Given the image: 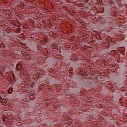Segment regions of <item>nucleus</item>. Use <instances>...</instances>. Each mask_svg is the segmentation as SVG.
<instances>
[{"label":"nucleus","instance_id":"nucleus-1","mask_svg":"<svg viewBox=\"0 0 127 127\" xmlns=\"http://www.w3.org/2000/svg\"><path fill=\"white\" fill-rule=\"evenodd\" d=\"M13 91V88L12 87H10L9 88V90H8L7 93L8 94H12Z\"/></svg>","mask_w":127,"mask_h":127},{"label":"nucleus","instance_id":"nucleus-2","mask_svg":"<svg viewBox=\"0 0 127 127\" xmlns=\"http://www.w3.org/2000/svg\"><path fill=\"white\" fill-rule=\"evenodd\" d=\"M2 100V97L0 95V101H1Z\"/></svg>","mask_w":127,"mask_h":127},{"label":"nucleus","instance_id":"nucleus-3","mask_svg":"<svg viewBox=\"0 0 127 127\" xmlns=\"http://www.w3.org/2000/svg\"><path fill=\"white\" fill-rule=\"evenodd\" d=\"M39 115L40 117H41V116H42V114H39Z\"/></svg>","mask_w":127,"mask_h":127}]
</instances>
